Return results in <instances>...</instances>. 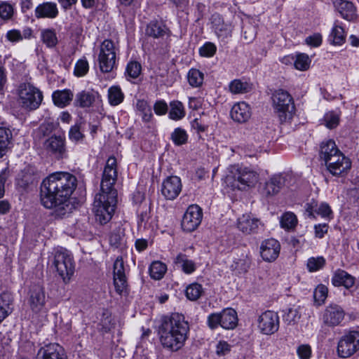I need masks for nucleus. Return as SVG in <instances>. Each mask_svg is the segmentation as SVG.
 I'll use <instances>...</instances> for the list:
<instances>
[{
  "instance_id": "obj_46",
  "label": "nucleus",
  "mask_w": 359,
  "mask_h": 359,
  "mask_svg": "<svg viewBox=\"0 0 359 359\" xmlns=\"http://www.w3.org/2000/svg\"><path fill=\"white\" fill-rule=\"evenodd\" d=\"M203 292L202 285L198 283H192L186 289V296L191 301H196L199 299Z\"/></svg>"
},
{
  "instance_id": "obj_16",
  "label": "nucleus",
  "mask_w": 359,
  "mask_h": 359,
  "mask_svg": "<svg viewBox=\"0 0 359 359\" xmlns=\"http://www.w3.org/2000/svg\"><path fill=\"white\" fill-rule=\"evenodd\" d=\"M344 317L345 311L341 306L330 304L324 311L323 321L328 327H336L341 325Z\"/></svg>"
},
{
  "instance_id": "obj_1",
  "label": "nucleus",
  "mask_w": 359,
  "mask_h": 359,
  "mask_svg": "<svg viewBox=\"0 0 359 359\" xmlns=\"http://www.w3.org/2000/svg\"><path fill=\"white\" fill-rule=\"evenodd\" d=\"M77 185L74 175L66 172L50 174L43 180L40 191L41 204L46 208H58L65 215V206Z\"/></svg>"
},
{
  "instance_id": "obj_47",
  "label": "nucleus",
  "mask_w": 359,
  "mask_h": 359,
  "mask_svg": "<svg viewBox=\"0 0 359 359\" xmlns=\"http://www.w3.org/2000/svg\"><path fill=\"white\" fill-rule=\"evenodd\" d=\"M69 138L74 143L82 142L85 139V135L81 124L72 126L69 131Z\"/></svg>"
},
{
  "instance_id": "obj_23",
  "label": "nucleus",
  "mask_w": 359,
  "mask_h": 359,
  "mask_svg": "<svg viewBox=\"0 0 359 359\" xmlns=\"http://www.w3.org/2000/svg\"><path fill=\"white\" fill-rule=\"evenodd\" d=\"M36 359H66L62 347L57 344H49L41 348Z\"/></svg>"
},
{
  "instance_id": "obj_60",
  "label": "nucleus",
  "mask_w": 359,
  "mask_h": 359,
  "mask_svg": "<svg viewBox=\"0 0 359 359\" xmlns=\"http://www.w3.org/2000/svg\"><path fill=\"white\" fill-rule=\"evenodd\" d=\"M316 215L330 219L332 218V211L327 203H321L318 206Z\"/></svg>"
},
{
  "instance_id": "obj_64",
  "label": "nucleus",
  "mask_w": 359,
  "mask_h": 359,
  "mask_svg": "<svg viewBox=\"0 0 359 359\" xmlns=\"http://www.w3.org/2000/svg\"><path fill=\"white\" fill-rule=\"evenodd\" d=\"M306 43L313 47L319 46L322 43V36L320 34H314L306 38Z\"/></svg>"
},
{
  "instance_id": "obj_39",
  "label": "nucleus",
  "mask_w": 359,
  "mask_h": 359,
  "mask_svg": "<svg viewBox=\"0 0 359 359\" xmlns=\"http://www.w3.org/2000/svg\"><path fill=\"white\" fill-rule=\"evenodd\" d=\"M108 99L111 105L116 106L123 102L124 94L120 87L114 86L108 90Z\"/></svg>"
},
{
  "instance_id": "obj_37",
  "label": "nucleus",
  "mask_w": 359,
  "mask_h": 359,
  "mask_svg": "<svg viewBox=\"0 0 359 359\" xmlns=\"http://www.w3.org/2000/svg\"><path fill=\"white\" fill-rule=\"evenodd\" d=\"M175 262L179 264L182 271L186 273H191L196 270L195 263L189 259L184 254H179L175 258Z\"/></svg>"
},
{
  "instance_id": "obj_43",
  "label": "nucleus",
  "mask_w": 359,
  "mask_h": 359,
  "mask_svg": "<svg viewBox=\"0 0 359 359\" xmlns=\"http://www.w3.org/2000/svg\"><path fill=\"white\" fill-rule=\"evenodd\" d=\"M41 40L48 48H53L57 43L56 33L53 29H44L41 32Z\"/></svg>"
},
{
  "instance_id": "obj_57",
  "label": "nucleus",
  "mask_w": 359,
  "mask_h": 359,
  "mask_svg": "<svg viewBox=\"0 0 359 359\" xmlns=\"http://www.w3.org/2000/svg\"><path fill=\"white\" fill-rule=\"evenodd\" d=\"M325 126L330 128L332 129L336 128L339 123V117L337 114L333 112L328 113L325 116Z\"/></svg>"
},
{
  "instance_id": "obj_32",
  "label": "nucleus",
  "mask_w": 359,
  "mask_h": 359,
  "mask_svg": "<svg viewBox=\"0 0 359 359\" xmlns=\"http://www.w3.org/2000/svg\"><path fill=\"white\" fill-rule=\"evenodd\" d=\"M13 297L9 293L0 294V324L12 313Z\"/></svg>"
},
{
  "instance_id": "obj_56",
  "label": "nucleus",
  "mask_w": 359,
  "mask_h": 359,
  "mask_svg": "<svg viewBox=\"0 0 359 359\" xmlns=\"http://www.w3.org/2000/svg\"><path fill=\"white\" fill-rule=\"evenodd\" d=\"M13 15V8L11 4L7 2H2L0 4V17L4 20L11 18Z\"/></svg>"
},
{
  "instance_id": "obj_12",
  "label": "nucleus",
  "mask_w": 359,
  "mask_h": 359,
  "mask_svg": "<svg viewBox=\"0 0 359 359\" xmlns=\"http://www.w3.org/2000/svg\"><path fill=\"white\" fill-rule=\"evenodd\" d=\"M117 180L116 159L109 157L106 163L101 181V194L117 193L114 185Z\"/></svg>"
},
{
  "instance_id": "obj_18",
  "label": "nucleus",
  "mask_w": 359,
  "mask_h": 359,
  "mask_svg": "<svg viewBox=\"0 0 359 359\" xmlns=\"http://www.w3.org/2000/svg\"><path fill=\"white\" fill-rule=\"evenodd\" d=\"M46 295L43 286L34 285L29 291L28 303L31 310L36 313L42 312L45 309Z\"/></svg>"
},
{
  "instance_id": "obj_34",
  "label": "nucleus",
  "mask_w": 359,
  "mask_h": 359,
  "mask_svg": "<svg viewBox=\"0 0 359 359\" xmlns=\"http://www.w3.org/2000/svg\"><path fill=\"white\" fill-rule=\"evenodd\" d=\"M298 222L296 215L292 212H285L280 218L281 228L286 231L293 230Z\"/></svg>"
},
{
  "instance_id": "obj_42",
  "label": "nucleus",
  "mask_w": 359,
  "mask_h": 359,
  "mask_svg": "<svg viewBox=\"0 0 359 359\" xmlns=\"http://www.w3.org/2000/svg\"><path fill=\"white\" fill-rule=\"evenodd\" d=\"M137 111L141 113L142 118L144 122H149L152 118L151 109L147 102L144 100H139L136 103Z\"/></svg>"
},
{
  "instance_id": "obj_19",
  "label": "nucleus",
  "mask_w": 359,
  "mask_h": 359,
  "mask_svg": "<svg viewBox=\"0 0 359 359\" xmlns=\"http://www.w3.org/2000/svg\"><path fill=\"white\" fill-rule=\"evenodd\" d=\"M114 284L116 291L121 294L127 289V278L124 262L121 257H118L114 263Z\"/></svg>"
},
{
  "instance_id": "obj_53",
  "label": "nucleus",
  "mask_w": 359,
  "mask_h": 359,
  "mask_svg": "<svg viewBox=\"0 0 359 359\" xmlns=\"http://www.w3.org/2000/svg\"><path fill=\"white\" fill-rule=\"evenodd\" d=\"M89 69L88 62L86 59L77 61L74 67V74L76 76H83L87 74Z\"/></svg>"
},
{
  "instance_id": "obj_29",
  "label": "nucleus",
  "mask_w": 359,
  "mask_h": 359,
  "mask_svg": "<svg viewBox=\"0 0 359 359\" xmlns=\"http://www.w3.org/2000/svg\"><path fill=\"white\" fill-rule=\"evenodd\" d=\"M341 151L339 149L332 140L323 142L320 144V158L325 161V163L330 161V158L337 156Z\"/></svg>"
},
{
  "instance_id": "obj_25",
  "label": "nucleus",
  "mask_w": 359,
  "mask_h": 359,
  "mask_svg": "<svg viewBox=\"0 0 359 359\" xmlns=\"http://www.w3.org/2000/svg\"><path fill=\"white\" fill-rule=\"evenodd\" d=\"M355 281V277L342 269L336 270L331 279L332 284L334 287L343 286L348 290L354 285Z\"/></svg>"
},
{
  "instance_id": "obj_14",
  "label": "nucleus",
  "mask_w": 359,
  "mask_h": 359,
  "mask_svg": "<svg viewBox=\"0 0 359 359\" xmlns=\"http://www.w3.org/2000/svg\"><path fill=\"white\" fill-rule=\"evenodd\" d=\"M327 170L334 176L341 177L348 173L351 168V161L342 152L325 163Z\"/></svg>"
},
{
  "instance_id": "obj_6",
  "label": "nucleus",
  "mask_w": 359,
  "mask_h": 359,
  "mask_svg": "<svg viewBox=\"0 0 359 359\" xmlns=\"http://www.w3.org/2000/svg\"><path fill=\"white\" fill-rule=\"evenodd\" d=\"M53 265L66 283L74 273V262L72 254L65 249L57 250L54 254Z\"/></svg>"
},
{
  "instance_id": "obj_8",
  "label": "nucleus",
  "mask_w": 359,
  "mask_h": 359,
  "mask_svg": "<svg viewBox=\"0 0 359 359\" xmlns=\"http://www.w3.org/2000/svg\"><path fill=\"white\" fill-rule=\"evenodd\" d=\"M238 324V316L236 311L228 308L223 309L219 313H213L208 317V325L212 330L221 326L225 330H233Z\"/></svg>"
},
{
  "instance_id": "obj_28",
  "label": "nucleus",
  "mask_w": 359,
  "mask_h": 359,
  "mask_svg": "<svg viewBox=\"0 0 359 359\" xmlns=\"http://www.w3.org/2000/svg\"><path fill=\"white\" fill-rule=\"evenodd\" d=\"M58 15L57 4L54 2H43L35 8V17L39 18H55Z\"/></svg>"
},
{
  "instance_id": "obj_9",
  "label": "nucleus",
  "mask_w": 359,
  "mask_h": 359,
  "mask_svg": "<svg viewBox=\"0 0 359 359\" xmlns=\"http://www.w3.org/2000/svg\"><path fill=\"white\" fill-rule=\"evenodd\" d=\"M117 48L111 40L106 39L100 45L98 55L99 66L101 72H111L116 64Z\"/></svg>"
},
{
  "instance_id": "obj_38",
  "label": "nucleus",
  "mask_w": 359,
  "mask_h": 359,
  "mask_svg": "<svg viewBox=\"0 0 359 359\" xmlns=\"http://www.w3.org/2000/svg\"><path fill=\"white\" fill-rule=\"evenodd\" d=\"M166 29L165 25L158 22H151L146 29V34L154 38H159L165 34Z\"/></svg>"
},
{
  "instance_id": "obj_54",
  "label": "nucleus",
  "mask_w": 359,
  "mask_h": 359,
  "mask_svg": "<svg viewBox=\"0 0 359 359\" xmlns=\"http://www.w3.org/2000/svg\"><path fill=\"white\" fill-rule=\"evenodd\" d=\"M301 318V314L299 313V309L290 308L288 309L287 312L284 316V320L288 324H295L297 323Z\"/></svg>"
},
{
  "instance_id": "obj_55",
  "label": "nucleus",
  "mask_w": 359,
  "mask_h": 359,
  "mask_svg": "<svg viewBox=\"0 0 359 359\" xmlns=\"http://www.w3.org/2000/svg\"><path fill=\"white\" fill-rule=\"evenodd\" d=\"M216 46L211 43L207 42L199 49V53L201 56L210 57L213 56L216 53Z\"/></svg>"
},
{
  "instance_id": "obj_15",
  "label": "nucleus",
  "mask_w": 359,
  "mask_h": 359,
  "mask_svg": "<svg viewBox=\"0 0 359 359\" xmlns=\"http://www.w3.org/2000/svg\"><path fill=\"white\" fill-rule=\"evenodd\" d=\"M202 217V210L198 205H190L184 213L182 221L183 230L191 232L196 229L201 222Z\"/></svg>"
},
{
  "instance_id": "obj_58",
  "label": "nucleus",
  "mask_w": 359,
  "mask_h": 359,
  "mask_svg": "<svg viewBox=\"0 0 359 359\" xmlns=\"http://www.w3.org/2000/svg\"><path fill=\"white\" fill-rule=\"evenodd\" d=\"M100 325L102 330L104 332H109L114 326V323L111 315L108 313H104L103 317L101 319Z\"/></svg>"
},
{
  "instance_id": "obj_24",
  "label": "nucleus",
  "mask_w": 359,
  "mask_h": 359,
  "mask_svg": "<svg viewBox=\"0 0 359 359\" xmlns=\"http://www.w3.org/2000/svg\"><path fill=\"white\" fill-rule=\"evenodd\" d=\"M334 5L341 16L346 20L353 21L357 18L356 8L351 1L334 0Z\"/></svg>"
},
{
  "instance_id": "obj_5",
  "label": "nucleus",
  "mask_w": 359,
  "mask_h": 359,
  "mask_svg": "<svg viewBox=\"0 0 359 359\" xmlns=\"http://www.w3.org/2000/svg\"><path fill=\"white\" fill-rule=\"evenodd\" d=\"M259 178V175L255 170L245 167L238 168L233 176L228 175L226 182L233 189L245 190L247 188L255 187Z\"/></svg>"
},
{
  "instance_id": "obj_21",
  "label": "nucleus",
  "mask_w": 359,
  "mask_h": 359,
  "mask_svg": "<svg viewBox=\"0 0 359 359\" xmlns=\"http://www.w3.org/2000/svg\"><path fill=\"white\" fill-rule=\"evenodd\" d=\"M181 179L177 176L168 177L162 183L161 194L167 200H174L182 191Z\"/></svg>"
},
{
  "instance_id": "obj_59",
  "label": "nucleus",
  "mask_w": 359,
  "mask_h": 359,
  "mask_svg": "<svg viewBox=\"0 0 359 359\" xmlns=\"http://www.w3.org/2000/svg\"><path fill=\"white\" fill-rule=\"evenodd\" d=\"M243 31V38L247 43L252 42L256 36V28L251 24L245 25Z\"/></svg>"
},
{
  "instance_id": "obj_20",
  "label": "nucleus",
  "mask_w": 359,
  "mask_h": 359,
  "mask_svg": "<svg viewBox=\"0 0 359 359\" xmlns=\"http://www.w3.org/2000/svg\"><path fill=\"white\" fill-rule=\"evenodd\" d=\"M43 149L58 158L66 156L65 138L60 135H52L44 140Z\"/></svg>"
},
{
  "instance_id": "obj_52",
  "label": "nucleus",
  "mask_w": 359,
  "mask_h": 359,
  "mask_svg": "<svg viewBox=\"0 0 359 359\" xmlns=\"http://www.w3.org/2000/svg\"><path fill=\"white\" fill-rule=\"evenodd\" d=\"M142 71V66L140 63L136 61L130 62L126 67V73L128 75L133 78L136 79L139 76Z\"/></svg>"
},
{
  "instance_id": "obj_33",
  "label": "nucleus",
  "mask_w": 359,
  "mask_h": 359,
  "mask_svg": "<svg viewBox=\"0 0 359 359\" xmlns=\"http://www.w3.org/2000/svg\"><path fill=\"white\" fill-rule=\"evenodd\" d=\"M74 97L73 93L68 89L56 90L53 93L52 97L54 104L61 108L68 105Z\"/></svg>"
},
{
  "instance_id": "obj_45",
  "label": "nucleus",
  "mask_w": 359,
  "mask_h": 359,
  "mask_svg": "<svg viewBox=\"0 0 359 359\" xmlns=\"http://www.w3.org/2000/svg\"><path fill=\"white\" fill-rule=\"evenodd\" d=\"M189 83L193 87H199L203 81V74L196 69H191L187 74Z\"/></svg>"
},
{
  "instance_id": "obj_31",
  "label": "nucleus",
  "mask_w": 359,
  "mask_h": 359,
  "mask_svg": "<svg viewBox=\"0 0 359 359\" xmlns=\"http://www.w3.org/2000/svg\"><path fill=\"white\" fill-rule=\"evenodd\" d=\"M98 93L93 90H83L76 95L75 104L80 107H89L95 102Z\"/></svg>"
},
{
  "instance_id": "obj_27",
  "label": "nucleus",
  "mask_w": 359,
  "mask_h": 359,
  "mask_svg": "<svg viewBox=\"0 0 359 359\" xmlns=\"http://www.w3.org/2000/svg\"><path fill=\"white\" fill-rule=\"evenodd\" d=\"M231 116L238 123L246 122L251 116L250 106L245 102L235 104L231 108Z\"/></svg>"
},
{
  "instance_id": "obj_17",
  "label": "nucleus",
  "mask_w": 359,
  "mask_h": 359,
  "mask_svg": "<svg viewBox=\"0 0 359 359\" xmlns=\"http://www.w3.org/2000/svg\"><path fill=\"white\" fill-rule=\"evenodd\" d=\"M258 327L264 334H273L279 327L278 316L271 311L264 312L258 318Z\"/></svg>"
},
{
  "instance_id": "obj_26",
  "label": "nucleus",
  "mask_w": 359,
  "mask_h": 359,
  "mask_svg": "<svg viewBox=\"0 0 359 359\" xmlns=\"http://www.w3.org/2000/svg\"><path fill=\"white\" fill-rule=\"evenodd\" d=\"M259 224V219L250 215L245 214L238 219L237 226L244 233L250 234L257 231Z\"/></svg>"
},
{
  "instance_id": "obj_63",
  "label": "nucleus",
  "mask_w": 359,
  "mask_h": 359,
  "mask_svg": "<svg viewBox=\"0 0 359 359\" xmlns=\"http://www.w3.org/2000/svg\"><path fill=\"white\" fill-rule=\"evenodd\" d=\"M318 203L316 201L312 200L305 205L306 213L309 217L315 218L317 212Z\"/></svg>"
},
{
  "instance_id": "obj_50",
  "label": "nucleus",
  "mask_w": 359,
  "mask_h": 359,
  "mask_svg": "<svg viewBox=\"0 0 359 359\" xmlns=\"http://www.w3.org/2000/svg\"><path fill=\"white\" fill-rule=\"evenodd\" d=\"M325 264L323 257H311L307 261V268L310 272L321 269Z\"/></svg>"
},
{
  "instance_id": "obj_30",
  "label": "nucleus",
  "mask_w": 359,
  "mask_h": 359,
  "mask_svg": "<svg viewBox=\"0 0 359 359\" xmlns=\"http://www.w3.org/2000/svg\"><path fill=\"white\" fill-rule=\"evenodd\" d=\"M13 141V133L10 128L2 125L0 126V158L3 157L11 145Z\"/></svg>"
},
{
  "instance_id": "obj_36",
  "label": "nucleus",
  "mask_w": 359,
  "mask_h": 359,
  "mask_svg": "<svg viewBox=\"0 0 359 359\" xmlns=\"http://www.w3.org/2000/svg\"><path fill=\"white\" fill-rule=\"evenodd\" d=\"M170 109L169 111V118L172 120L178 121L185 116V111L183 104L177 100H174L170 103Z\"/></svg>"
},
{
  "instance_id": "obj_13",
  "label": "nucleus",
  "mask_w": 359,
  "mask_h": 359,
  "mask_svg": "<svg viewBox=\"0 0 359 359\" xmlns=\"http://www.w3.org/2000/svg\"><path fill=\"white\" fill-rule=\"evenodd\" d=\"M291 176L286 172L274 174L271 176L264 184L262 194L266 197L277 195L280 190L288 184Z\"/></svg>"
},
{
  "instance_id": "obj_35",
  "label": "nucleus",
  "mask_w": 359,
  "mask_h": 359,
  "mask_svg": "<svg viewBox=\"0 0 359 359\" xmlns=\"http://www.w3.org/2000/svg\"><path fill=\"white\" fill-rule=\"evenodd\" d=\"M229 90L233 94H243L252 90V85L240 79H235L229 84Z\"/></svg>"
},
{
  "instance_id": "obj_3",
  "label": "nucleus",
  "mask_w": 359,
  "mask_h": 359,
  "mask_svg": "<svg viewBox=\"0 0 359 359\" xmlns=\"http://www.w3.org/2000/svg\"><path fill=\"white\" fill-rule=\"evenodd\" d=\"M116 203L117 193L97 194L95 197L93 203L96 220L101 224L109 222L114 213Z\"/></svg>"
},
{
  "instance_id": "obj_41",
  "label": "nucleus",
  "mask_w": 359,
  "mask_h": 359,
  "mask_svg": "<svg viewBox=\"0 0 359 359\" xmlns=\"http://www.w3.org/2000/svg\"><path fill=\"white\" fill-rule=\"evenodd\" d=\"M311 60L305 53H299L294 57V66L299 71H306L309 69Z\"/></svg>"
},
{
  "instance_id": "obj_49",
  "label": "nucleus",
  "mask_w": 359,
  "mask_h": 359,
  "mask_svg": "<svg viewBox=\"0 0 359 359\" xmlns=\"http://www.w3.org/2000/svg\"><path fill=\"white\" fill-rule=\"evenodd\" d=\"M328 288L323 285H318L313 292V298L318 306L323 304L327 297Z\"/></svg>"
},
{
  "instance_id": "obj_40",
  "label": "nucleus",
  "mask_w": 359,
  "mask_h": 359,
  "mask_svg": "<svg viewBox=\"0 0 359 359\" xmlns=\"http://www.w3.org/2000/svg\"><path fill=\"white\" fill-rule=\"evenodd\" d=\"M166 265L161 262H154L149 268L150 276L153 279H161L166 272Z\"/></svg>"
},
{
  "instance_id": "obj_2",
  "label": "nucleus",
  "mask_w": 359,
  "mask_h": 359,
  "mask_svg": "<svg viewBox=\"0 0 359 359\" xmlns=\"http://www.w3.org/2000/svg\"><path fill=\"white\" fill-rule=\"evenodd\" d=\"M189 330L184 317L179 313H172L163 320L159 327L161 344L172 351L180 350L184 344Z\"/></svg>"
},
{
  "instance_id": "obj_48",
  "label": "nucleus",
  "mask_w": 359,
  "mask_h": 359,
  "mask_svg": "<svg viewBox=\"0 0 359 359\" xmlns=\"http://www.w3.org/2000/svg\"><path fill=\"white\" fill-rule=\"evenodd\" d=\"M171 139L175 145L181 146L187 142L188 134L185 130L181 128H177L172 133Z\"/></svg>"
},
{
  "instance_id": "obj_7",
  "label": "nucleus",
  "mask_w": 359,
  "mask_h": 359,
  "mask_svg": "<svg viewBox=\"0 0 359 359\" xmlns=\"http://www.w3.org/2000/svg\"><path fill=\"white\" fill-rule=\"evenodd\" d=\"M18 101L22 107L33 110L41 104L42 93L29 83H21L18 87Z\"/></svg>"
},
{
  "instance_id": "obj_4",
  "label": "nucleus",
  "mask_w": 359,
  "mask_h": 359,
  "mask_svg": "<svg viewBox=\"0 0 359 359\" xmlns=\"http://www.w3.org/2000/svg\"><path fill=\"white\" fill-rule=\"evenodd\" d=\"M273 107L280 122L290 121L295 113V106L290 94L283 89L276 90L271 97Z\"/></svg>"
},
{
  "instance_id": "obj_51",
  "label": "nucleus",
  "mask_w": 359,
  "mask_h": 359,
  "mask_svg": "<svg viewBox=\"0 0 359 359\" xmlns=\"http://www.w3.org/2000/svg\"><path fill=\"white\" fill-rule=\"evenodd\" d=\"M191 128L198 133H205L209 128V123L205 119L201 116L200 118H196L191 122Z\"/></svg>"
},
{
  "instance_id": "obj_62",
  "label": "nucleus",
  "mask_w": 359,
  "mask_h": 359,
  "mask_svg": "<svg viewBox=\"0 0 359 359\" xmlns=\"http://www.w3.org/2000/svg\"><path fill=\"white\" fill-rule=\"evenodd\" d=\"M231 346L225 341H219L216 346V353L218 356H223L229 353Z\"/></svg>"
},
{
  "instance_id": "obj_10",
  "label": "nucleus",
  "mask_w": 359,
  "mask_h": 359,
  "mask_svg": "<svg viewBox=\"0 0 359 359\" xmlns=\"http://www.w3.org/2000/svg\"><path fill=\"white\" fill-rule=\"evenodd\" d=\"M212 29L219 40L226 42L232 36L233 25L231 18L215 13L210 18Z\"/></svg>"
},
{
  "instance_id": "obj_61",
  "label": "nucleus",
  "mask_w": 359,
  "mask_h": 359,
  "mask_svg": "<svg viewBox=\"0 0 359 359\" xmlns=\"http://www.w3.org/2000/svg\"><path fill=\"white\" fill-rule=\"evenodd\" d=\"M168 110V104L164 100H158L154 104V111L158 116L165 115Z\"/></svg>"
},
{
  "instance_id": "obj_22",
  "label": "nucleus",
  "mask_w": 359,
  "mask_h": 359,
  "mask_svg": "<svg viewBox=\"0 0 359 359\" xmlns=\"http://www.w3.org/2000/svg\"><path fill=\"white\" fill-rule=\"evenodd\" d=\"M280 250V245L279 242L274 238H270L262 243L260 254L264 261L271 262L277 259Z\"/></svg>"
},
{
  "instance_id": "obj_44",
  "label": "nucleus",
  "mask_w": 359,
  "mask_h": 359,
  "mask_svg": "<svg viewBox=\"0 0 359 359\" xmlns=\"http://www.w3.org/2000/svg\"><path fill=\"white\" fill-rule=\"evenodd\" d=\"M330 39L335 45H341L345 41L344 28L339 25H334L330 35Z\"/></svg>"
},
{
  "instance_id": "obj_11",
  "label": "nucleus",
  "mask_w": 359,
  "mask_h": 359,
  "mask_svg": "<svg viewBox=\"0 0 359 359\" xmlns=\"http://www.w3.org/2000/svg\"><path fill=\"white\" fill-rule=\"evenodd\" d=\"M359 350V332L351 331L339 339L337 353L339 357L346 358Z\"/></svg>"
}]
</instances>
